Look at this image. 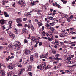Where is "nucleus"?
Segmentation results:
<instances>
[{"label":"nucleus","instance_id":"obj_28","mask_svg":"<svg viewBox=\"0 0 76 76\" xmlns=\"http://www.w3.org/2000/svg\"><path fill=\"white\" fill-rule=\"evenodd\" d=\"M7 44L6 42H4L2 43V45H7Z\"/></svg>","mask_w":76,"mask_h":76},{"label":"nucleus","instance_id":"obj_41","mask_svg":"<svg viewBox=\"0 0 76 76\" xmlns=\"http://www.w3.org/2000/svg\"><path fill=\"white\" fill-rule=\"evenodd\" d=\"M53 57H49L48 58L49 60H53Z\"/></svg>","mask_w":76,"mask_h":76},{"label":"nucleus","instance_id":"obj_40","mask_svg":"<svg viewBox=\"0 0 76 76\" xmlns=\"http://www.w3.org/2000/svg\"><path fill=\"white\" fill-rule=\"evenodd\" d=\"M18 26H22V24L21 23H18L17 24Z\"/></svg>","mask_w":76,"mask_h":76},{"label":"nucleus","instance_id":"obj_44","mask_svg":"<svg viewBox=\"0 0 76 76\" xmlns=\"http://www.w3.org/2000/svg\"><path fill=\"white\" fill-rule=\"evenodd\" d=\"M68 35V34L67 32H66L65 34L64 33V37Z\"/></svg>","mask_w":76,"mask_h":76},{"label":"nucleus","instance_id":"obj_21","mask_svg":"<svg viewBox=\"0 0 76 76\" xmlns=\"http://www.w3.org/2000/svg\"><path fill=\"white\" fill-rule=\"evenodd\" d=\"M8 58H10V59H12V58H14V56H8Z\"/></svg>","mask_w":76,"mask_h":76},{"label":"nucleus","instance_id":"obj_59","mask_svg":"<svg viewBox=\"0 0 76 76\" xmlns=\"http://www.w3.org/2000/svg\"><path fill=\"white\" fill-rule=\"evenodd\" d=\"M70 30H74L75 29V28H69Z\"/></svg>","mask_w":76,"mask_h":76},{"label":"nucleus","instance_id":"obj_34","mask_svg":"<svg viewBox=\"0 0 76 76\" xmlns=\"http://www.w3.org/2000/svg\"><path fill=\"white\" fill-rule=\"evenodd\" d=\"M40 58H45V59H47V57H46V56H40Z\"/></svg>","mask_w":76,"mask_h":76},{"label":"nucleus","instance_id":"obj_52","mask_svg":"<svg viewBox=\"0 0 76 76\" xmlns=\"http://www.w3.org/2000/svg\"><path fill=\"white\" fill-rule=\"evenodd\" d=\"M65 72L66 73H68V72L70 73V71L69 70H66Z\"/></svg>","mask_w":76,"mask_h":76},{"label":"nucleus","instance_id":"obj_24","mask_svg":"<svg viewBox=\"0 0 76 76\" xmlns=\"http://www.w3.org/2000/svg\"><path fill=\"white\" fill-rule=\"evenodd\" d=\"M70 17H68L67 21L69 22H70Z\"/></svg>","mask_w":76,"mask_h":76},{"label":"nucleus","instance_id":"obj_64","mask_svg":"<svg viewBox=\"0 0 76 76\" xmlns=\"http://www.w3.org/2000/svg\"><path fill=\"white\" fill-rule=\"evenodd\" d=\"M55 42L57 44V43H58V41L57 40H56Z\"/></svg>","mask_w":76,"mask_h":76},{"label":"nucleus","instance_id":"obj_12","mask_svg":"<svg viewBox=\"0 0 76 76\" xmlns=\"http://www.w3.org/2000/svg\"><path fill=\"white\" fill-rule=\"evenodd\" d=\"M59 36L60 37H61V38H65V37H64V33H61L60 34H59Z\"/></svg>","mask_w":76,"mask_h":76},{"label":"nucleus","instance_id":"obj_42","mask_svg":"<svg viewBox=\"0 0 76 76\" xmlns=\"http://www.w3.org/2000/svg\"><path fill=\"white\" fill-rule=\"evenodd\" d=\"M18 67H19L20 68H21L22 67V65H21V64H20L18 66Z\"/></svg>","mask_w":76,"mask_h":76},{"label":"nucleus","instance_id":"obj_45","mask_svg":"<svg viewBox=\"0 0 76 76\" xmlns=\"http://www.w3.org/2000/svg\"><path fill=\"white\" fill-rule=\"evenodd\" d=\"M12 6L13 7H15L16 6V5H15V2H14V3L13 4Z\"/></svg>","mask_w":76,"mask_h":76},{"label":"nucleus","instance_id":"obj_7","mask_svg":"<svg viewBox=\"0 0 76 76\" xmlns=\"http://www.w3.org/2000/svg\"><path fill=\"white\" fill-rule=\"evenodd\" d=\"M9 28L6 30V31H7L8 30H9L10 29L12 28V27H11L12 25V21H10L9 22Z\"/></svg>","mask_w":76,"mask_h":76},{"label":"nucleus","instance_id":"obj_10","mask_svg":"<svg viewBox=\"0 0 76 76\" xmlns=\"http://www.w3.org/2000/svg\"><path fill=\"white\" fill-rule=\"evenodd\" d=\"M50 31H54L55 29V28L50 27L49 28H48Z\"/></svg>","mask_w":76,"mask_h":76},{"label":"nucleus","instance_id":"obj_32","mask_svg":"<svg viewBox=\"0 0 76 76\" xmlns=\"http://www.w3.org/2000/svg\"><path fill=\"white\" fill-rule=\"evenodd\" d=\"M45 26L46 27H47V28H49V27H50V25L48 23H46V24L45 25Z\"/></svg>","mask_w":76,"mask_h":76},{"label":"nucleus","instance_id":"obj_14","mask_svg":"<svg viewBox=\"0 0 76 76\" xmlns=\"http://www.w3.org/2000/svg\"><path fill=\"white\" fill-rule=\"evenodd\" d=\"M32 65H30L28 68V71H31V70H32Z\"/></svg>","mask_w":76,"mask_h":76},{"label":"nucleus","instance_id":"obj_61","mask_svg":"<svg viewBox=\"0 0 76 76\" xmlns=\"http://www.w3.org/2000/svg\"><path fill=\"white\" fill-rule=\"evenodd\" d=\"M22 58H21L20 60L19 63H21V62H22Z\"/></svg>","mask_w":76,"mask_h":76},{"label":"nucleus","instance_id":"obj_8","mask_svg":"<svg viewBox=\"0 0 76 76\" xmlns=\"http://www.w3.org/2000/svg\"><path fill=\"white\" fill-rule=\"evenodd\" d=\"M22 32L25 34H28V31L25 28H24L22 30Z\"/></svg>","mask_w":76,"mask_h":76},{"label":"nucleus","instance_id":"obj_54","mask_svg":"<svg viewBox=\"0 0 76 76\" xmlns=\"http://www.w3.org/2000/svg\"><path fill=\"white\" fill-rule=\"evenodd\" d=\"M45 34L47 37H50V35L48 34V33H46Z\"/></svg>","mask_w":76,"mask_h":76},{"label":"nucleus","instance_id":"obj_13","mask_svg":"<svg viewBox=\"0 0 76 76\" xmlns=\"http://www.w3.org/2000/svg\"><path fill=\"white\" fill-rule=\"evenodd\" d=\"M34 55H31L30 56V59L31 61H34Z\"/></svg>","mask_w":76,"mask_h":76},{"label":"nucleus","instance_id":"obj_47","mask_svg":"<svg viewBox=\"0 0 76 76\" xmlns=\"http://www.w3.org/2000/svg\"><path fill=\"white\" fill-rule=\"evenodd\" d=\"M45 7H48V3H46V4L45 5Z\"/></svg>","mask_w":76,"mask_h":76},{"label":"nucleus","instance_id":"obj_31","mask_svg":"<svg viewBox=\"0 0 76 76\" xmlns=\"http://www.w3.org/2000/svg\"><path fill=\"white\" fill-rule=\"evenodd\" d=\"M21 70V72H22V73H23V72H25V69L24 68H22Z\"/></svg>","mask_w":76,"mask_h":76},{"label":"nucleus","instance_id":"obj_48","mask_svg":"<svg viewBox=\"0 0 76 76\" xmlns=\"http://www.w3.org/2000/svg\"><path fill=\"white\" fill-rule=\"evenodd\" d=\"M58 63V61H55L54 62H53V64H56V63Z\"/></svg>","mask_w":76,"mask_h":76},{"label":"nucleus","instance_id":"obj_17","mask_svg":"<svg viewBox=\"0 0 76 76\" xmlns=\"http://www.w3.org/2000/svg\"><path fill=\"white\" fill-rule=\"evenodd\" d=\"M64 43H65V44H71L70 43V42H71V41H68L66 40H65L64 41Z\"/></svg>","mask_w":76,"mask_h":76},{"label":"nucleus","instance_id":"obj_35","mask_svg":"<svg viewBox=\"0 0 76 76\" xmlns=\"http://www.w3.org/2000/svg\"><path fill=\"white\" fill-rule=\"evenodd\" d=\"M26 63H28V62H29V59L28 58H26Z\"/></svg>","mask_w":76,"mask_h":76},{"label":"nucleus","instance_id":"obj_26","mask_svg":"<svg viewBox=\"0 0 76 76\" xmlns=\"http://www.w3.org/2000/svg\"><path fill=\"white\" fill-rule=\"evenodd\" d=\"M31 28L32 31H34L35 30V28L32 25H31Z\"/></svg>","mask_w":76,"mask_h":76},{"label":"nucleus","instance_id":"obj_19","mask_svg":"<svg viewBox=\"0 0 76 76\" xmlns=\"http://www.w3.org/2000/svg\"><path fill=\"white\" fill-rule=\"evenodd\" d=\"M40 34H42V35H43V36H45V31H43V32L42 31L41 32H40Z\"/></svg>","mask_w":76,"mask_h":76},{"label":"nucleus","instance_id":"obj_5","mask_svg":"<svg viewBox=\"0 0 76 76\" xmlns=\"http://www.w3.org/2000/svg\"><path fill=\"white\" fill-rule=\"evenodd\" d=\"M45 66V64L44 63H42V64L40 65V67L43 69V70H46V67H44Z\"/></svg>","mask_w":76,"mask_h":76},{"label":"nucleus","instance_id":"obj_62","mask_svg":"<svg viewBox=\"0 0 76 76\" xmlns=\"http://www.w3.org/2000/svg\"><path fill=\"white\" fill-rule=\"evenodd\" d=\"M39 39H41V37H38V38H37V41H38Z\"/></svg>","mask_w":76,"mask_h":76},{"label":"nucleus","instance_id":"obj_22","mask_svg":"<svg viewBox=\"0 0 76 76\" xmlns=\"http://www.w3.org/2000/svg\"><path fill=\"white\" fill-rule=\"evenodd\" d=\"M14 31L15 34H18V31L16 28H15V29L14 30Z\"/></svg>","mask_w":76,"mask_h":76},{"label":"nucleus","instance_id":"obj_27","mask_svg":"<svg viewBox=\"0 0 76 76\" xmlns=\"http://www.w3.org/2000/svg\"><path fill=\"white\" fill-rule=\"evenodd\" d=\"M35 56L36 58H38V53H36L35 54Z\"/></svg>","mask_w":76,"mask_h":76},{"label":"nucleus","instance_id":"obj_2","mask_svg":"<svg viewBox=\"0 0 76 76\" xmlns=\"http://www.w3.org/2000/svg\"><path fill=\"white\" fill-rule=\"evenodd\" d=\"M18 4L20 6H26V3L23 0H20L18 2Z\"/></svg>","mask_w":76,"mask_h":76},{"label":"nucleus","instance_id":"obj_30","mask_svg":"<svg viewBox=\"0 0 76 76\" xmlns=\"http://www.w3.org/2000/svg\"><path fill=\"white\" fill-rule=\"evenodd\" d=\"M62 17L63 18H66V15L63 14L62 15Z\"/></svg>","mask_w":76,"mask_h":76},{"label":"nucleus","instance_id":"obj_60","mask_svg":"<svg viewBox=\"0 0 76 76\" xmlns=\"http://www.w3.org/2000/svg\"><path fill=\"white\" fill-rule=\"evenodd\" d=\"M5 17H8L9 16V14H7L5 15Z\"/></svg>","mask_w":76,"mask_h":76},{"label":"nucleus","instance_id":"obj_43","mask_svg":"<svg viewBox=\"0 0 76 76\" xmlns=\"http://www.w3.org/2000/svg\"><path fill=\"white\" fill-rule=\"evenodd\" d=\"M24 42H25V43H28V41L27 40H26V39H25L24 40Z\"/></svg>","mask_w":76,"mask_h":76},{"label":"nucleus","instance_id":"obj_20","mask_svg":"<svg viewBox=\"0 0 76 76\" xmlns=\"http://www.w3.org/2000/svg\"><path fill=\"white\" fill-rule=\"evenodd\" d=\"M31 6H34L36 4H35V1H33V2H31Z\"/></svg>","mask_w":76,"mask_h":76},{"label":"nucleus","instance_id":"obj_55","mask_svg":"<svg viewBox=\"0 0 76 76\" xmlns=\"http://www.w3.org/2000/svg\"><path fill=\"white\" fill-rule=\"evenodd\" d=\"M7 32L8 34H11V31H8Z\"/></svg>","mask_w":76,"mask_h":76},{"label":"nucleus","instance_id":"obj_18","mask_svg":"<svg viewBox=\"0 0 76 76\" xmlns=\"http://www.w3.org/2000/svg\"><path fill=\"white\" fill-rule=\"evenodd\" d=\"M55 60H57V61H59L60 60H62V59L61 58H55Z\"/></svg>","mask_w":76,"mask_h":76},{"label":"nucleus","instance_id":"obj_58","mask_svg":"<svg viewBox=\"0 0 76 76\" xmlns=\"http://www.w3.org/2000/svg\"><path fill=\"white\" fill-rule=\"evenodd\" d=\"M53 0H49V2L50 3H53Z\"/></svg>","mask_w":76,"mask_h":76},{"label":"nucleus","instance_id":"obj_25","mask_svg":"<svg viewBox=\"0 0 76 76\" xmlns=\"http://www.w3.org/2000/svg\"><path fill=\"white\" fill-rule=\"evenodd\" d=\"M48 40H49L50 41H52L53 40V37L51 38L50 37H48Z\"/></svg>","mask_w":76,"mask_h":76},{"label":"nucleus","instance_id":"obj_63","mask_svg":"<svg viewBox=\"0 0 76 76\" xmlns=\"http://www.w3.org/2000/svg\"><path fill=\"white\" fill-rule=\"evenodd\" d=\"M22 72H20L18 74V76H20V75H21V74H22Z\"/></svg>","mask_w":76,"mask_h":76},{"label":"nucleus","instance_id":"obj_3","mask_svg":"<svg viewBox=\"0 0 76 76\" xmlns=\"http://www.w3.org/2000/svg\"><path fill=\"white\" fill-rule=\"evenodd\" d=\"M6 22V20L4 19H1L0 20V23L1 25L2 28L3 29H5L6 28L4 27V25H3Z\"/></svg>","mask_w":76,"mask_h":76},{"label":"nucleus","instance_id":"obj_57","mask_svg":"<svg viewBox=\"0 0 76 76\" xmlns=\"http://www.w3.org/2000/svg\"><path fill=\"white\" fill-rule=\"evenodd\" d=\"M76 37H72L71 39H76Z\"/></svg>","mask_w":76,"mask_h":76},{"label":"nucleus","instance_id":"obj_53","mask_svg":"<svg viewBox=\"0 0 76 76\" xmlns=\"http://www.w3.org/2000/svg\"><path fill=\"white\" fill-rule=\"evenodd\" d=\"M57 3L56 2L55 3H53V6H56H56L57 5Z\"/></svg>","mask_w":76,"mask_h":76},{"label":"nucleus","instance_id":"obj_49","mask_svg":"<svg viewBox=\"0 0 76 76\" xmlns=\"http://www.w3.org/2000/svg\"><path fill=\"white\" fill-rule=\"evenodd\" d=\"M49 36L50 35L51 36H52L53 35V34H52V33L51 32H49Z\"/></svg>","mask_w":76,"mask_h":76},{"label":"nucleus","instance_id":"obj_23","mask_svg":"<svg viewBox=\"0 0 76 76\" xmlns=\"http://www.w3.org/2000/svg\"><path fill=\"white\" fill-rule=\"evenodd\" d=\"M48 18L50 20H53V17H48Z\"/></svg>","mask_w":76,"mask_h":76},{"label":"nucleus","instance_id":"obj_6","mask_svg":"<svg viewBox=\"0 0 76 76\" xmlns=\"http://www.w3.org/2000/svg\"><path fill=\"white\" fill-rule=\"evenodd\" d=\"M24 55H26L27 54H28L29 53V49H25L24 50Z\"/></svg>","mask_w":76,"mask_h":76},{"label":"nucleus","instance_id":"obj_29","mask_svg":"<svg viewBox=\"0 0 76 76\" xmlns=\"http://www.w3.org/2000/svg\"><path fill=\"white\" fill-rule=\"evenodd\" d=\"M23 64H24V66H27L28 65V63L27 62H23Z\"/></svg>","mask_w":76,"mask_h":76},{"label":"nucleus","instance_id":"obj_16","mask_svg":"<svg viewBox=\"0 0 76 76\" xmlns=\"http://www.w3.org/2000/svg\"><path fill=\"white\" fill-rule=\"evenodd\" d=\"M10 35L11 38H12L13 39L15 38V35L12 33H11L10 34Z\"/></svg>","mask_w":76,"mask_h":76},{"label":"nucleus","instance_id":"obj_50","mask_svg":"<svg viewBox=\"0 0 76 76\" xmlns=\"http://www.w3.org/2000/svg\"><path fill=\"white\" fill-rule=\"evenodd\" d=\"M27 20V18H25L23 19V21H26Z\"/></svg>","mask_w":76,"mask_h":76},{"label":"nucleus","instance_id":"obj_51","mask_svg":"<svg viewBox=\"0 0 76 76\" xmlns=\"http://www.w3.org/2000/svg\"><path fill=\"white\" fill-rule=\"evenodd\" d=\"M40 12H41V10H38V11L37 12V14H38L39 15V13H40Z\"/></svg>","mask_w":76,"mask_h":76},{"label":"nucleus","instance_id":"obj_39","mask_svg":"<svg viewBox=\"0 0 76 76\" xmlns=\"http://www.w3.org/2000/svg\"><path fill=\"white\" fill-rule=\"evenodd\" d=\"M67 60L69 61L71 60V57H69L66 59Z\"/></svg>","mask_w":76,"mask_h":76},{"label":"nucleus","instance_id":"obj_36","mask_svg":"<svg viewBox=\"0 0 76 76\" xmlns=\"http://www.w3.org/2000/svg\"><path fill=\"white\" fill-rule=\"evenodd\" d=\"M62 65V64L61 63H59L58 66H57V68H58L60 67V66H61Z\"/></svg>","mask_w":76,"mask_h":76},{"label":"nucleus","instance_id":"obj_46","mask_svg":"<svg viewBox=\"0 0 76 76\" xmlns=\"http://www.w3.org/2000/svg\"><path fill=\"white\" fill-rule=\"evenodd\" d=\"M42 45V42H39V45L40 46H41V45Z\"/></svg>","mask_w":76,"mask_h":76},{"label":"nucleus","instance_id":"obj_37","mask_svg":"<svg viewBox=\"0 0 76 76\" xmlns=\"http://www.w3.org/2000/svg\"><path fill=\"white\" fill-rule=\"evenodd\" d=\"M52 53L53 54H56V51L55 50H53L52 51Z\"/></svg>","mask_w":76,"mask_h":76},{"label":"nucleus","instance_id":"obj_38","mask_svg":"<svg viewBox=\"0 0 76 76\" xmlns=\"http://www.w3.org/2000/svg\"><path fill=\"white\" fill-rule=\"evenodd\" d=\"M38 25L39 26H42V24L41 23H38Z\"/></svg>","mask_w":76,"mask_h":76},{"label":"nucleus","instance_id":"obj_11","mask_svg":"<svg viewBox=\"0 0 76 76\" xmlns=\"http://www.w3.org/2000/svg\"><path fill=\"white\" fill-rule=\"evenodd\" d=\"M16 21L18 23H20V22H22V19L21 18H17L16 20Z\"/></svg>","mask_w":76,"mask_h":76},{"label":"nucleus","instance_id":"obj_56","mask_svg":"<svg viewBox=\"0 0 76 76\" xmlns=\"http://www.w3.org/2000/svg\"><path fill=\"white\" fill-rule=\"evenodd\" d=\"M33 12H37V10L35 9H34L33 10Z\"/></svg>","mask_w":76,"mask_h":76},{"label":"nucleus","instance_id":"obj_4","mask_svg":"<svg viewBox=\"0 0 76 76\" xmlns=\"http://www.w3.org/2000/svg\"><path fill=\"white\" fill-rule=\"evenodd\" d=\"M8 68L10 70H13L14 68V65L12 63L9 64L8 66Z\"/></svg>","mask_w":76,"mask_h":76},{"label":"nucleus","instance_id":"obj_33","mask_svg":"<svg viewBox=\"0 0 76 76\" xmlns=\"http://www.w3.org/2000/svg\"><path fill=\"white\" fill-rule=\"evenodd\" d=\"M59 56H60V55H59V54H56L55 56V57L56 58L58 57Z\"/></svg>","mask_w":76,"mask_h":76},{"label":"nucleus","instance_id":"obj_1","mask_svg":"<svg viewBox=\"0 0 76 76\" xmlns=\"http://www.w3.org/2000/svg\"><path fill=\"white\" fill-rule=\"evenodd\" d=\"M20 42H15L13 44H10L9 45V48L10 50H13V48L15 46H16L15 47V48L16 49V50H19V48H20L21 47L20 46Z\"/></svg>","mask_w":76,"mask_h":76},{"label":"nucleus","instance_id":"obj_9","mask_svg":"<svg viewBox=\"0 0 76 76\" xmlns=\"http://www.w3.org/2000/svg\"><path fill=\"white\" fill-rule=\"evenodd\" d=\"M31 39L33 42H36L37 41V38L34 37H31Z\"/></svg>","mask_w":76,"mask_h":76},{"label":"nucleus","instance_id":"obj_15","mask_svg":"<svg viewBox=\"0 0 76 76\" xmlns=\"http://www.w3.org/2000/svg\"><path fill=\"white\" fill-rule=\"evenodd\" d=\"M0 72L2 75H5V72L4 70H1L0 71Z\"/></svg>","mask_w":76,"mask_h":76}]
</instances>
